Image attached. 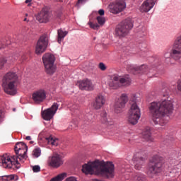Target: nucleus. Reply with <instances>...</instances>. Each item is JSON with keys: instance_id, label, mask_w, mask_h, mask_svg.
Listing matches in <instances>:
<instances>
[{"instance_id": "f257e3e1", "label": "nucleus", "mask_w": 181, "mask_h": 181, "mask_svg": "<svg viewBox=\"0 0 181 181\" xmlns=\"http://www.w3.org/2000/svg\"><path fill=\"white\" fill-rule=\"evenodd\" d=\"M175 100L167 95L166 99H163L158 102H152L149 107L152 114V118L156 125L166 127L169 122V115L173 112Z\"/></svg>"}, {"instance_id": "f03ea898", "label": "nucleus", "mask_w": 181, "mask_h": 181, "mask_svg": "<svg viewBox=\"0 0 181 181\" xmlns=\"http://www.w3.org/2000/svg\"><path fill=\"white\" fill-rule=\"evenodd\" d=\"M82 172L86 175H95L110 179L114 176V164L111 161L96 160L84 164L82 167Z\"/></svg>"}, {"instance_id": "7ed1b4c3", "label": "nucleus", "mask_w": 181, "mask_h": 181, "mask_svg": "<svg viewBox=\"0 0 181 181\" xmlns=\"http://www.w3.org/2000/svg\"><path fill=\"white\" fill-rule=\"evenodd\" d=\"M18 86L19 79L16 73L10 71L4 76L1 86L6 94L15 95L18 93Z\"/></svg>"}, {"instance_id": "20e7f679", "label": "nucleus", "mask_w": 181, "mask_h": 181, "mask_svg": "<svg viewBox=\"0 0 181 181\" xmlns=\"http://www.w3.org/2000/svg\"><path fill=\"white\" fill-rule=\"evenodd\" d=\"M165 160L159 156H153L147 167V175L152 177L153 175L160 173L165 168Z\"/></svg>"}, {"instance_id": "39448f33", "label": "nucleus", "mask_w": 181, "mask_h": 181, "mask_svg": "<svg viewBox=\"0 0 181 181\" xmlns=\"http://www.w3.org/2000/svg\"><path fill=\"white\" fill-rule=\"evenodd\" d=\"M133 28L134 21L131 18H127L117 25L115 30L119 37H125L129 35V32L132 30Z\"/></svg>"}, {"instance_id": "423d86ee", "label": "nucleus", "mask_w": 181, "mask_h": 181, "mask_svg": "<svg viewBox=\"0 0 181 181\" xmlns=\"http://www.w3.org/2000/svg\"><path fill=\"white\" fill-rule=\"evenodd\" d=\"M0 163L4 169H19V160L16 156H10L9 153H5L0 156Z\"/></svg>"}, {"instance_id": "0eeeda50", "label": "nucleus", "mask_w": 181, "mask_h": 181, "mask_svg": "<svg viewBox=\"0 0 181 181\" xmlns=\"http://www.w3.org/2000/svg\"><path fill=\"white\" fill-rule=\"evenodd\" d=\"M54 62H56V57L50 53H47L42 56L45 73L49 76H52L56 73L57 68L56 65H54Z\"/></svg>"}, {"instance_id": "6e6552de", "label": "nucleus", "mask_w": 181, "mask_h": 181, "mask_svg": "<svg viewBox=\"0 0 181 181\" xmlns=\"http://www.w3.org/2000/svg\"><path fill=\"white\" fill-rule=\"evenodd\" d=\"M135 100L136 98L134 96V100H133V103L127 115V121L131 125H136L138 121H139V118H141V109L138 107V104H136Z\"/></svg>"}, {"instance_id": "1a4fd4ad", "label": "nucleus", "mask_w": 181, "mask_h": 181, "mask_svg": "<svg viewBox=\"0 0 181 181\" xmlns=\"http://www.w3.org/2000/svg\"><path fill=\"white\" fill-rule=\"evenodd\" d=\"M127 70L129 73L132 74H138L139 73H144L146 74L149 70V73H152V69L149 68L147 65H142L141 66H136V65L128 64Z\"/></svg>"}, {"instance_id": "9d476101", "label": "nucleus", "mask_w": 181, "mask_h": 181, "mask_svg": "<svg viewBox=\"0 0 181 181\" xmlns=\"http://www.w3.org/2000/svg\"><path fill=\"white\" fill-rule=\"evenodd\" d=\"M49 38H47V35H43L41 36L37 42V46L35 48L36 54H42V53H44L47 48Z\"/></svg>"}, {"instance_id": "9b49d317", "label": "nucleus", "mask_w": 181, "mask_h": 181, "mask_svg": "<svg viewBox=\"0 0 181 181\" xmlns=\"http://www.w3.org/2000/svg\"><path fill=\"white\" fill-rule=\"evenodd\" d=\"M59 105H60L57 103H54L51 107L44 110L42 112L43 119L45 121H50L54 116V114L57 112V110H59Z\"/></svg>"}, {"instance_id": "f8f14e48", "label": "nucleus", "mask_w": 181, "mask_h": 181, "mask_svg": "<svg viewBox=\"0 0 181 181\" xmlns=\"http://www.w3.org/2000/svg\"><path fill=\"white\" fill-rule=\"evenodd\" d=\"M114 81L115 88L122 87V86H129V84H131V78L129 76L121 78L120 76L115 75Z\"/></svg>"}, {"instance_id": "ddd939ff", "label": "nucleus", "mask_w": 181, "mask_h": 181, "mask_svg": "<svg viewBox=\"0 0 181 181\" xmlns=\"http://www.w3.org/2000/svg\"><path fill=\"white\" fill-rule=\"evenodd\" d=\"M136 170H141L143 165H145V158L142 157V153H136L132 158Z\"/></svg>"}, {"instance_id": "4468645a", "label": "nucleus", "mask_w": 181, "mask_h": 181, "mask_svg": "<svg viewBox=\"0 0 181 181\" xmlns=\"http://www.w3.org/2000/svg\"><path fill=\"white\" fill-rule=\"evenodd\" d=\"M52 14L49 13L47 8H42V11L36 16V19L40 23H47L48 21H50Z\"/></svg>"}, {"instance_id": "2eb2a0df", "label": "nucleus", "mask_w": 181, "mask_h": 181, "mask_svg": "<svg viewBox=\"0 0 181 181\" xmlns=\"http://www.w3.org/2000/svg\"><path fill=\"white\" fill-rule=\"evenodd\" d=\"M127 103H128V95L126 93H123L120 98L115 103V112H120L121 110L125 107Z\"/></svg>"}, {"instance_id": "dca6fc26", "label": "nucleus", "mask_w": 181, "mask_h": 181, "mask_svg": "<svg viewBox=\"0 0 181 181\" xmlns=\"http://www.w3.org/2000/svg\"><path fill=\"white\" fill-rule=\"evenodd\" d=\"M46 98V91L43 89L38 90L33 93V100L36 104L42 103Z\"/></svg>"}, {"instance_id": "f3484780", "label": "nucleus", "mask_w": 181, "mask_h": 181, "mask_svg": "<svg viewBox=\"0 0 181 181\" xmlns=\"http://www.w3.org/2000/svg\"><path fill=\"white\" fill-rule=\"evenodd\" d=\"M158 0H146L143 2L141 6H140V11L144 13H148L151 9L155 6V4Z\"/></svg>"}, {"instance_id": "a211bd4d", "label": "nucleus", "mask_w": 181, "mask_h": 181, "mask_svg": "<svg viewBox=\"0 0 181 181\" xmlns=\"http://www.w3.org/2000/svg\"><path fill=\"white\" fill-rule=\"evenodd\" d=\"M78 86L80 90H86V91H93L94 90V84L88 79L79 81Z\"/></svg>"}, {"instance_id": "6ab92c4d", "label": "nucleus", "mask_w": 181, "mask_h": 181, "mask_svg": "<svg viewBox=\"0 0 181 181\" xmlns=\"http://www.w3.org/2000/svg\"><path fill=\"white\" fill-rule=\"evenodd\" d=\"M63 164V158L59 154H54L49 160V165L52 168H60Z\"/></svg>"}, {"instance_id": "aec40b11", "label": "nucleus", "mask_w": 181, "mask_h": 181, "mask_svg": "<svg viewBox=\"0 0 181 181\" xmlns=\"http://www.w3.org/2000/svg\"><path fill=\"white\" fill-rule=\"evenodd\" d=\"M96 21H98V23H94L91 21L88 23V25L90 26L91 29L94 30H98L100 29V26H103L104 23H105V18L103 16H97Z\"/></svg>"}, {"instance_id": "412c9836", "label": "nucleus", "mask_w": 181, "mask_h": 181, "mask_svg": "<svg viewBox=\"0 0 181 181\" xmlns=\"http://www.w3.org/2000/svg\"><path fill=\"white\" fill-rule=\"evenodd\" d=\"M105 104V98L102 95H99L95 98V100L93 103V108L95 110H101Z\"/></svg>"}, {"instance_id": "4be33fe9", "label": "nucleus", "mask_w": 181, "mask_h": 181, "mask_svg": "<svg viewBox=\"0 0 181 181\" xmlns=\"http://www.w3.org/2000/svg\"><path fill=\"white\" fill-rule=\"evenodd\" d=\"M125 8H127V3L122 0H119L116 1L115 4L114 13H119V12H122Z\"/></svg>"}, {"instance_id": "5701e85b", "label": "nucleus", "mask_w": 181, "mask_h": 181, "mask_svg": "<svg viewBox=\"0 0 181 181\" xmlns=\"http://www.w3.org/2000/svg\"><path fill=\"white\" fill-rule=\"evenodd\" d=\"M142 136L144 139H146L148 142L153 141V137H152V134L151 133V127H146L142 132Z\"/></svg>"}, {"instance_id": "b1692460", "label": "nucleus", "mask_w": 181, "mask_h": 181, "mask_svg": "<svg viewBox=\"0 0 181 181\" xmlns=\"http://www.w3.org/2000/svg\"><path fill=\"white\" fill-rule=\"evenodd\" d=\"M15 152L23 151L24 153L28 152V146L23 142L17 143L14 148Z\"/></svg>"}, {"instance_id": "393cba45", "label": "nucleus", "mask_w": 181, "mask_h": 181, "mask_svg": "<svg viewBox=\"0 0 181 181\" xmlns=\"http://www.w3.org/2000/svg\"><path fill=\"white\" fill-rule=\"evenodd\" d=\"M129 165H127L126 167H122L121 169V173L123 174V176L126 180H129V176H132V173L131 172V169L129 168Z\"/></svg>"}, {"instance_id": "a878e982", "label": "nucleus", "mask_w": 181, "mask_h": 181, "mask_svg": "<svg viewBox=\"0 0 181 181\" xmlns=\"http://www.w3.org/2000/svg\"><path fill=\"white\" fill-rule=\"evenodd\" d=\"M16 154V158L18 160V162H22L23 159H26L28 158V156H26V153L23 151V150H21V151L18 150V151H15Z\"/></svg>"}, {"instance_id": "bb28decb", "label": "nucleus", "mask_w": 181, "mask_h": 181, "mask_svg": "<svg viewBox=\"0 0 181 181\" xmlns=\"http://www.w3.org/2000/svg\"><path fill=\"white\" fill-rule=\"evenodd\" d=\"M67 33H69V32L63 31V30H58V43H62V40L66 37Z\"/></svg>"}, {"instance_id": "cd10ccee", "label": "nucleus", "mask_w": 181, "mask_h": 181, "mask_svg": "<svg viewBox=\"0 0 181 181\" xmlns=\"http://www.w3.org/2000/svg\"><path fill=\"white\" fill-rule=\"evenodd\" d=\"M65 177H67V174L63 173L57 175L55 177H53L50 180V181H63L64 180Z\"/></svg>"}, {"instance_id": "c85d7f7f", "label": "nucleus", "mask_w": 181, "mask_h": 181, "mask_svg": "<svg viewBox=\"0 0 181 181\" xmlns=\"http://www.w3.org/2000/svg\"><path fill=\"white\" fill-rule=\"evenodd\" d=\"M106 83L109 86L110 90H114V76H107V80Z\"/></svg>"}, {"instance_id": "c756f323", "label": "nucleus", "mask_w": 181, "mask_h": 181, "mask_svg": "<svg viewBox=\"0 0 181 181\" xmlns=\"http://www.w3.org/2000/svg\"><path fill=\"white\" fill-rule=\"evenodd\" d=\"M46 141L48 145H52L54 146H57L59 143H57V139H53V137L49 136L46 138Z\"/></svg>"}, {"instance_id": "7c9ffc66", "label": "nucleus", "mask_w": 181, "mask_h": 181, "mask_svg": "<svg viewBox=\"0 0 181 181\" xmlns=\"http://www.w3.org/2000/svg\"><path fill=\"white\" fill-rule=\"evenodd\" d=\"M42 153V151L40 148H37L33 150V155L35 156V158H39L40 156V154Z\"/></svg>"}, {"instance_id": "2f4dec72", "label": "nucleus", "mask_w": 181, "mask_h": 181, "mask_svg": "<svg viewBox=\"0 0 181 181\" xmlns=\"http://www.w3.org/2000/svg\"><path fill=\"white\" fill-rule=\"evenodd\" d=\"M85 124H86V125H88L89 124H91V121H93V115H87L85 117Z\"/></svg>"}, {"instance_id": "473e14b6", "label": "nucleus", "mask_w": 181, "mask_h": 181, "mask_svg": "<svg viewBox=\"0 0 181 181\" xmlns=\"http://www.w3.org/2000/svg\"><path fill=\"white\" fill-rule=\"evenodd\" d=\"M8 59L4 57H0V69H2L4 66H5L6 63H7Z\"/></svg>"}, {"instance_id": "72a5a7b5", "label": "nucleus", "mask_w": 181, "mask_h": 181, "mask_svg": "<svg viewBox=\"0 0 181 181\" xmlns=\"http://www.w3.org/2000/svg\"><path fill=\"white\" fill-rule=\"evenodd\" d=\"M98 68L100 69V70H101L102 71H105L107 70V66H105V64H104V63L100 62L98 65Z\"/></svg>"}, {"instance_id": "f704fd0d", "label": "nucleus", "mask_w": 181, "mask_h": 181, "mask_svg": "<svg viewBox=\"0 0 181 181\" xmlns=\"http://www.w3.org/2000/svg\"><path fill=\"white\" fill-rule=\"evenodd\" d=\"M80 107L78 105H73L71 107V111H73L74 112H77L79 110Z\"/></svg>"}, {"instance_id": "c9c22d12", "label": "nucleus", "mask_w": 181, "mask_h": 181, "mask_svg": "<svg viewBox=\"0 0 181 181\" xmlns=\"http://www.w3.org/2000/svg\"><path fill=\"white\" fill-rule=\"evenodd\" d=\"M6 45H11V41H7L6 45L5 43L2 42V41H0V50L1 49H5V47H6Z\"/></svg>"}, {"instance_id": "e433bc0d", "label": "nucleus", "mask_w": 181, "mask_h": 181, "mask_svg": "<svg viewBox=\"0 0 181 181\" xmlns=\"http://www.w3.org/2000/svg\"><path fill=\"white\" fill-rule=\"evenodd\" d=\"M33 171L34 172V173H37L38 172H40V166L39 165L33 166Z\"/></svg>"}, {"instance_id": "4c0bfd02", "label": "nucleus", "mask_w": 181, "mask_h": 181, "mask_svg": "<svg viewBox=\"0 0 181 181\" xmlns=\"http://www.w3.org/2000/svg\"><path fill=\"white\" fill-rule=\"evenodd\" d=\"M101 117L103 118V122H108V120L107 119V112H103L101 114Z\"/></svg>"}, {"instance_id": "58836bf2", "label": "nucleus", "mask_w": 181, "mask_h": 181, "mask_svg": "<svg viewBox=\"0 0 181 181\" xmlns=\"http://www.w3.org/2000/svg\"><path fill=\"white\" fill-rule=\"evenodd\" d=\"M109 11L111 12V13H114V3H111L108 6Z\"/></svg>"}, {"instance_id": "ea45409f", "label": "nucleus", "mask_w": 181, "mask_h": 181, "mask_svg": "<svg viewBox=\"0 0 181 181\" xmlns=\"http://www.w3.org/2000/svg\"><path fill=\"white\" fill-rule=\"evenodd\" d=\"M98 15H100L99 16H104V15H105V11H104V9H100L98 11Z\"/></svg>"}, {"instance_id": "a19ab883", "label": "nucleus", "mask_w": 181, "mask_h": 181, "mask_svg": "<svg viewBox=\"0 0 181 181\" xmlns=\"http://www.w3.org/2000/svg\"><path fill=\"white\" fill-rule=\"evenodd\" d=\"M6 177H7V181L13 180L15 179V175H6Z\"/></svg>"}, {"instance_id": "79ce46f5", "label": "nucleus", "mask_w": 181, "mask_h": 181, "mask_svg": "<svg viewBox=\"0 0 181 181\" xmlns=\"http://www.w3.org/2000/svg\"><path fill=\"white\" fill-rule=\"evenodd\" d=\"M65 181H77V178L74 177H69L65 180Z\"/></svg>"}, {"instance_id": "37998d69", "label": "nucleus", "mask_w": 181, "mask_h": 181, "mask_svg": "<svg viewBox=\"0 0 181 181\" xmlns=\"http://www.w3.org/2000/svg\"><path fill=\"white\" fill-rule=\"evenodd\" d=\"M0 181H8L6 175L0 177Z\"/></svg>"}, {"instance_id": "c03bdc74", "label": "nucleus", "mask_w": 181, "mask_h": 181, "mask_svg": "<svg viewBox=\"0 0 181 181\" xmlns=\"http://www.w3.org/2000/svg\"><path fill=\"white\" fill-rule=\"evenodd\" d=\"M84 1H86V0H78V2L76 3V6H78V5H80V4H83V2H84Z\"/></svg>"}, {"instance_id": "a18cd8bd", "label": "nucleus", "mask_w": 181, "mask_h": 181, "mask_svg": "<svg viewBox=\"0 0 181 181\" xmlns=\"http://www.w3.org/2000/svg\"><path fill=\"white\" fill-rule=\"evenodd\" d=\"M25 139H26L27 141H31V140H32V137H31L30 136H27L25 137Z\"/></svg>"}, {"instance_id": "49530a36", "label": "nucleus", "mask_w": 181, "mask_h": 181, "mask_svg": "<svg viewBox=\"0 0 181 181\" xmlns=\"http://www.w3.org/2000/svg\"><path fill=\"white\" fill-rule=\"evenodd\" d=\"M30 2H32V0H25V4H29Z\"/></svg>"}, {"instance_id": "de8ad7c7", "label": "nucleus", "mask_w": 181, "mask_h": 181, "mask_svg": "<svg viewBox=\"0 0 181 181\" xmlns=\"http://www.w3.org/2000/svg\"><path fill=\"white\" fill-rule=\"evenodd\" d=\"M21 60L22 61L25 60V55H23V57H21Z\"/></svg>"}, {"instance_id": "09e8293b", "label": "nucleus", "mask_w": 181, "mask_h": 181, "mask_svg": "<svg viewBox=\"0 0 181 181\" xmlns=\"http://www.w3.org/2000/svg\"><path fill=\"white\" fill-rule=\"evenodd\" d=\"M158 62V59H156L155 61H154V64H156V62Z\"/></svg>"}, {"instance_id": "8fccbe9b", "label": "nucleus", "mask_w": 181, "mask_h": 181, "mask_svg": "<svg viewBox=\"0 0 181 181\" xmlns=\"http://www.w3.org/2000/svg\"><path fill=\"white\" fill-rule=\"evenodd\" d=\"M34 143H35V141H30V144H34Z\"/></svg>"}, {"instance_id": "3c124183", "label": "nucleus", "mask_w": 181, "mask_h": 181, "mask_svg": "<svg viewBox=\"0 0 181 181\" xmlns=\"http://www.w3.org/2000/svg\"><path fill=\"white\" fill-rule=\"evenodd\" d=\"M14 60H18V57H14Z\"/></svg>"}, {"instance_id": "603ef678", "label": "nucleus", "mask_w": 181, "mask_h": 181, "mask_svg": "<svg viewBox=\"0 0 181 181\" xmlns=\"http://www.w3.org/2000/svg\"><path fill=\"white\" fill-rule=\"evenodd\" d=\"M57 1H58L59 2H63V0H57Z\"/></svg>"}, {"instance_id": "864d4df0", "label": "nucleus", "mask_w": 181, "mask_h": 181, "mask_svg": "<svg viewBox=\"0 0 181 181\" xmlns=\"http://www.w3.org/2000/svg\"><path fill=\"white\" fill-rule=\"evenodd\" d=\"M26 21H28L27 18H24V22H26Z\"/></svg>"}, {"instance_id": "5fc2aeb1", "label": "nucleus", "mask_w": 181, "mask_h": 181, "mask_svg": "<svg viewBox=\"0 0 181 181\" xmlns=\"http://www.w3.org/2000/svg\"><path fill=\"white\" fill-rule=\"evenodd\" d=\"M13 111H16V108H13Z\"/></svg>"}, {"instance_id": "6e6d98bb", "label": "nucleus", "mask_w": 181, "mask_h": 181, "mask_svg": "<svg viewBox=\"0 0 181 181\" xmlns=\"http://www.w3.org/2000/svg\"><path fill=\"white\" fill-rule=\"evenodd\" d=\"M1 112H0V119L2 118V116H1Z\"/></svg>"}, {"instance_id": "4d7b16f0", "label": "nucleus", "mask_w": 181, "mask_h": 181, "mask_svg": "<svg viewBox=\"0 0 181 181\" xmlns=\"http://www.w3.org/2000/svg\"><path fill=\"white\" fill-rule=\"evenodd\" d=\"M30 5H31V4H30V3H29V4H28V6H30Z\"/></svg>"}]
</instances>
